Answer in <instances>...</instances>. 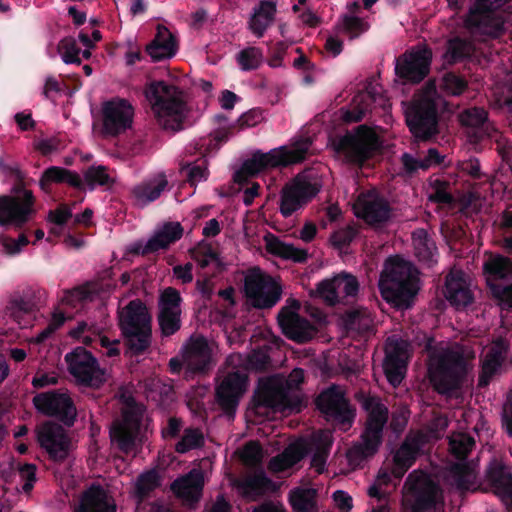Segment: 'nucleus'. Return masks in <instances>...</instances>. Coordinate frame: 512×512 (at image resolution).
<instances>
[{"label": "nucleus", "mask_w": 512, "mask_h": 512, "mask_svg": "<svg viewBox=\"0 0 512 512\" xmlns=\"http://www.w3.org/2000/svg\"><path fill=\"white\" fill-rule=\"evenodd\" d=\"M311 145L310 137H300L292 143L291 149L282 146L267 153L256 151L251 158L243 162L241 168L235 172L233 179L239 185H244L250 177H254L262 171L300 163L306 159Z\"/></svg>", "instance_id": "obj_6"}, {"label": "nucleus", "mask_w": 512, "mask_h": 512, "mask_svg": "<svg viewBox=\"0 0 512 512\" xmlns=\"http://www.w3.org/2000/svg\"><path fill=\"white\" fill-rule=\"evenodd\" d=\"M145 96L158 125L165 131L179 132L184 129L189 109L184 92L166 81H153L145 88Z\"/></svg>", "instance_id": "obj_5"}, {"label": "nucleus", "mask_w": 512, "mask_h": 512, "mask_svg": "<svg viewBox=\"0 0 512 512\" xmlns=\"http://www.w3.org/2000/svg\"><path fill=\"white\" fill-rule=\"evenodd\" d=\"M183 235V227L179 222H168L157 231L143 246L141 255L145 256L166 249L178 241Z\"/></svg>", "instance_id": "obj_37"}, {"label": "nucleus", "mask_w": 512, "mask_h": 512, "mask_svg": "<svg viewBox=\"0 0 512 512\" xmlns=\"http://www.w3.org/2000/svg\"><path fill=\"white\" fill-rule=\"evenodd\" d=\"M119 326L122 334L151 328L144 304L139 300L131 301L119 315Z\"/></svg>", "instance_id": "obj_34"}, {"label": "nucleus", "mask_w": 512, "mask_h": 512, "mask_svg": "<svg viewBox=\"0 0 512 512\" xmlns=\"http://www.w3.org/2000/svg\"><path fill=\"white\" fill-rule=\"evenodd\" d=\"M459 119L463 126L478 130L475 136L477 139H480L482 137L483 128L488 120V113L484 108L473 107L461 112Z\"/></svg>", "instance_id": "obj_47"}, {"label": "nucleus", "mask_w": 512, "mask_h": 512, "mask_svg": "<svg viewBox=\"0 0 512 512\" xmlns=\"http://www.w3.org/2000/svg\"><path fill=\"white\" fill-rule=\"evenodd\" d=\"M357 235L354 227L347 226L333 232L330 236V242L335 249L342 250L348 247Z\"/></svg>", "instance_id": "obj_64"}, {"label": "nucleus", "mask_w": 512, "mask_h": 512, "mask_svg": "<svg viewBox=\"0 0 512 512\" xmlns=\"http://www.w3.org/2000/svg\"><path fill=\"white\" fill-rule=\"evenodd\" d=\"M412 240L415 256L420 262H423L428 265H430L433 262H436V243L425 229L418 228L415 231H413Z\"/></svg>", "instance_id": "obj_43"}, {"label": "nucleus", "mask_w": 512, "mask_h": 512, "mask_svg": "<svg viewBox=\"0 0 512 512\" xmlns=\"http://www.w3.org/2000/svg\"><path fill=\"white\" fill-rule=\"evenodd\" d=\"M440 87L447 95L460 96L467 90L468 82L462 75L447 72L442 77Z\"/></svg>", "instance_id": "obj_53"}, {"label": "nucleus", "mask_w": 512, "mask_h": 512, "mask_svg": "<svg viewBox=\"0 0 512 512\" xmlns=\"http://www.w3.org/2000/svg\"><path fill=\"white\" fill-rule=\"evenodd\" d=\"M64 183L77 189L82 188L83 185L82 179L77 172L59 166L48 167L43 171L39 179V186L45 193L51 192L52 184Z\"/></svg>", "instance_id": "obj_38"}, {"label": "nucleus", "mask_w": 512, "mask_h": 512, "mask_svg": "<svg viewBox=\"0 0 512 512\" xmlns=\"http://www.w3.org/2000/svg\"><path fill=\"white\" fill-rule=\"evenodd\" d=\"M336 289L338 302L341 297H354L359 291V282L357 278L350 274H339L336 276Z\"/></svg>", "instance_id": "obj_59"}, {"label": "nucleus", "mask_w": 512, "mask_h": 512, "mask_svg": "<svg viewBox=\"0 0 512 512\" xmlns=\"http://www.w3.org/2000/svg\"><path fill=\"white\" fill-rule=\"evenodd\" d=\"M267 249L275 256L296 263H305L308 259V251L306 249L297 248L293 244L283 242L277 237H273L267 243Z\"/></svg>", "instance_id": "obj_45"}, {"label": "nucleus", "mask_w": 512, "mask_h": 512, "mask_svg": "<svg viewBox=\"0 0 512 512\" xmlns=\"http://www.w3.org/2000/svg\"><path fill=\"white\" fill-rule=\"evenodd\" d=\"M405 121L418 142L430 141L440 133L438 106L431 98L413 101L405 110Z\"/></svg>", "instance_id": "obj_10"}, {"label": "nucleus", "mask_w": 512, "mask_h": 512, "mask_svg": "<svg viewBox=\"0 0 512 512\" xmlns=\"http://www.w3.org/2000/svg\"><path fill=\"white\" fill-rule=\"evenodd\" d=\"M392 478V468H380L374 483L367 490L369 508L366 512H390L393 509L389 492L386 490L392 483Z\"/></svg>", "instance_id": "obj_28"}, {"label": "nucleus", "mask_w": 512, "mask_h": 512, "mask_svg": "<svg viewBox=\"0 0 512 512\" xmlns=\"http://www.w3.org/2000/svg\"><path fill=\"white\" fill-rule=\"evenodd\" d=\"M432 50L426 46H417L407 50L396 58L395 74L404 84H418L430 72Z\"/></svg>", "instance_id": "obj_14"}, {"label": "nucleus", "mask_w": 512, "mask_h": 512, "mask_svg": "<svg viewBox=\"0 0 512 512\" xmlns=\"http://www.w3.org/2000/svg\"><path fill=\"white\" fill-rule=\"evenodd\" d=\"M333 445L332 433L328 430H318L312 434L309 439L311 448V467L315 468L318 474H322L325 469Z\"/></svg>", "instance_id": "obj_36"}, {"label": "nucleus", "mask_w": 512, "mask_h": 512, "mask_svg": "<svg viewBox=\"0 0 512 512\" xmlns=\"http://www.w3.org/2000/svg\"><path fill=\"white\" fill-rule=\"evenodd\" d=\"M116 503L109 491L92 483L81 494L79 506L73 512H116Z\"/></svg>", "instance_id": "obj_27"}, {"label": "nucleus", "mask_w": 512, "mask_h": 512, "mask_svg": "<svg viewBox=\"0 0 512 512\" xmlns=\"http://www.w3.org/2000/svg\"><path fill=\"white\" fill-rule=\"evenodd\" d=\"M84 178L91 190H93L96 186L110 187L114 183V180L107 173V168L101 165L90 166L86 170Z\"/></svg>", "instance_id": "obj_57"}, {"label": "nucleus", "mask_w": 512, "mask_h": 512, "mask_svg": "<svg viewBox=\"0 0 512 512\" xmlns=\"http://www.w3.org/2000/svg\"><path fill=\"white\" fill-rule=\"evenodd\" d=\"M204 445L203 433L198 428H187L181 439L175 445V451L185 454L190 450L200 448Z\"/></svg>", "instance_id": "obj_51"}, {"label": "nucleus", "mask_w": 512, "mask_h": 512, "mask_svg": "<svg viewBox=\"0 0 512 512\" xmlns=\"http://www.w3.org/2000/svg\"><path fill=\"white\" fill-rule=\"evenodd\" d=\"M146 53L152 62H159L174 57L178 51L176 36L163 25L157 26V32L153 40L147 44Z\"/></svg>", "instance_id": "obj_32"}, {"label": "nucleus", "mask_w": 512, "mask_h": 512, "mask_svg": "<svg viewBox=\"0 0 512 512\" xmlns=\"http://www.w3.org/2000/svg\"><path fill=\"white\" fill-rule=\"evenodd\" d=\"M276 4L270 0H261L249 20L252 33L261 38L274 20Z\"/></svg>", "instance_id": "obj_40"}, {"label": "nucleus", "mask_w": 512, "mask_h": 512, "mask_svg": "<svg viewBox=\"0 0 512 512\" xmlns=\"http://www.w3.org/2000/svg\"><path fill=\"white\" fill-rule=\"evenodd\" d=\"M204 487L203 474L196 469L178 477L171 484V491L185 506L195 509L200 501Z\"/></svg>", "instance_id": "obj_26"}, {"label": "nucleus", "mask_w": 512, "mask_h": 512, "mask_svg": "<svg viewBox=\"0 0 512 512\" xmlns=\"http://www.w3.org/2000/svg\"><path fill=\"white\" fill-rule=\"evenodd\" d=\"M127 349L133 355L144 353L151 343V328L123 333Z\"/></svg>", "instance_id": "obj_48"}, {"label": "nucleus", "mask_w": 512, "mask_h": 512, "mask_svg": "<svg viewBox=\"0 0 512 512\" xmlns=\"http://www.w3.org/2000/svg\"><path fill=\"white\" fill-rule=\"evenodd\" d=\"M244 293L252 307L271 309L281 299L282 287L259 267L249 269L244 278Z\"/></svg>", "instance_id": "obj_11"}, {"label": "nucleus", "mask_w": 512, "mask_h": 512, "mask_svg": "<svg viewBox=\"0 0 512 512\" xmlns=\"http://www.w3.org/2000/svg\"><path fill=\"white\" fill-rule=\"evenodd\" d=\"M430 185L432 191L428 196L429 201L442 205H452L454 203L455 199L449 191V182L435 179Z\"/></svg>", "instance_id": "obj_56"}, {"label": "nucleus", "mask_w": 512, "mask_h": 512, "mask_svg": "<svg viewBox=\"0 0 512 512\" xmlns=\"http://www.w3.org/2000/svg\"><path fill=\"white\" fill-rule=\"evenodd\" d=\"M421 440L418 437H407L393 456L392 474L399 482L413 466L421 451Z\"/></svg>", "instance_id": "obj_31"}, {"label": "nucleus", "mask_w": 512, "mask_h": 512, "mask_svg": "<svg viewBox=\"0 0 512 512\" xmlns=\"http://www.w3.org/2000/svg\"><path fill=\"white\" fill-rule=\"evenodd\" d=\"M321 190V184L311 181L307 176H296L281 190L280 213L288 218L298 209L310 202Z\"/></svg>", "instance_id": "obj_16"}, {"label": "nucleus", "mask_w": 512, "mask_h": 512, "mask_svg": "<svg viewBox=\"0 0 512 512\" xmlns=\"http://www.w3.org/2000/svg\"><path fill=\"white\" fill-rule=\"evenodd\" d=\"M502 365L503 362L485 356L482 362L481 372L478 377V387L484 388L488 386Z\"/></svg>", "instance_id": "obj_62"}, {"label": "nucleus", "mask_w": 512, "mask_h": 512, "mask_svg": "<svg viewBox=\"0 0 512 512\" xmlns=\"http://www.w3.org/2000/svg\"><path fill=\"white\" fill-rule=\"evenodd\" d=\"M0 171L15 178L10 193L0 195V227L22 229L37 214L36 197L27 188L25 174L19 168L4 164L0 158Z\"/></svg>", "instance_id": "obj_4"}, {"label": "nucleus", "mask_w": 512, "mask_h": 512, "mask_svg": "<svg viewBox=\"0 0 512 512\" xmlns=\"http://www.w3.org/2000/svg\"><path fill=\"white\" fill-rule=\"evenodd\" d=\"M301 406V398L291 393L289 386L276 376L260 379L252 398V409L259 416L269 410L300 411Z\"/></svg>", "instance_id": "obj_7"}, {"label": "nucleus", "mask_w": 512, "mask_h": 512, "mask_svg": "<svg viewBox=\"0 0 512 512\" xmlns=\"http://www.w3.org/2000/svg\"><path fill=\"white\" fill-rule=\"evenodd\" d=\"M40 446L54 462H63L69 455L71 441L65 429L57 423L46 422L37 432Z\"/></svg>", "instance_id": "obj_23"}, {"label": "nucleus", "mask_w": 512, "mask_h": 512, "mask_svg": "<svg viewBox=\"0 0 512 512\" xmlns=\"http://www.w3.org/2000/svg\"><path fill=\"white\" fill-rule=\"evenodd\" d=\"M57 50L65 64H81V49L74 37L68 36L60 40Z\"/></svg>", "instance_id": "obj_52"}, {"label": "nucleus", "mask_w": 512, "mask_h": 512, "mask_svg": "<svg viewBox=\"0 0 512 512\" xmlns=\"http://www.w3.org/2000/svg\"><path fill=\"white\" fill-rule=\"evenodd\" d=\"M271 484V480L264 473H259L247 477L238 484V487L245 498L256 500L265 494Z\"/></svg>", "instance_id": "obj_46"}, {"label": "nucleus", "mask_w": 512, "mask_h": 512, "mask_svg": "<svg viewBox=\"0 0 512 512\" xmlns=\"http://www.w3.org/2000/svg\"><path fill=\"white\" fill-rule=\"evenodd\" d=\"M134 110L126 99L107 101L102 107V134L117 136L131 127Z\"/></svg>", "instance_id": "obj_21"}, {"label": "nucleus", "mask_w": 512, "mask_h": 512, "mask_svg": "<svg viewBox=\"0 0 512 512\" xmlns=\"http://www.w3.org/2000/svg\"><path fill=\"white\" fill-rule=\"evenodd\" d=\"M45 291L26 287L14 292L8 301L6 310L21 327H27L44 302Z\"/></svg>", "instance_id": "obj_17"}, {"label": "nucleus", "mask_w": 512, "mask_h": 512, "mask_svg": "<svg viewBox=\"0 0 512 512\" xmlns=\"http://www.w3.org/2000/svg\"><path fill=\"white\" fill-rule=\"evenodd\" d=\"M33 404L41 413L54 417L64 425H74L77 410L74 402L66 390L54 389L34 396Z\"/></svg>", "instance_id": "obj_15"}, {"label": "nucleus", "mask_w": 512, "mask_h": 512, "mask_svg": "<svg viewBox=\"0 0 512 512\" xmlns=\"http://www.w3.org/2000/svg\"><path fill=\"white\" fill-rule=\"evenodd\" d=\"M142 419L143 409L133 398H129L121 418L114 420L110 427L111 445L125 455L136 454L143 445Z\"/></svg>", "instance_id": "obj_8"}, {"label": "nucleus", "mask_w": 512, "mask_h": 512, "mask_svg": "<svg viewBox=\"0 0 512 512\" xmlns=\"http://www.w3.org/2000/svg\"><path fill=\"white\" fill-rule=\"evenodd\" d=\"M316 406L327 417L344 426L350 427L354 421L355 410L350 407L344 392L337 385L323 390L316 398Z\"/></svg>", "instance_id": "obj_19"}, {"label": "nucleus", "mask_w": 512, "mask_h": 512, "mask_svg": "<svg viewBox=\"0 0 512 512\" xmlns=\"http://www.w3.org/2000/svg\"><path fill=\"white\" fill-rule=\"evenodd\" d=\"M483 272L492 295L501 304L512 309V283L507 286L492 283L493 280L503 279L512 273V260L502 255L491 256L484 262Z\"/></svg>", "instance_id": "obj_20"}, {"label": "nucleus", "mask_w": 512, "mask_h": 512, "mask_svg": "<svg viewBox=\"0 0 512 512\" xmlns=\"http://www.w3.org/2000/svg\"><path fill=\"white\" fill-rule=\"evenodd\" d=\"M263 120L262 110L253 108L243 113L233 124L228 127H222L215 132V139L219 142H225L236 131L254 127Z\"/></svg>", "instance_id": "obj_42"}, {"label": "nucleus", "mask_w": 512, "mask_h": 512, "mask_svg": "<svg viewBox=\"0 0 512 512\" xmlns=\"http://www.w3.org/2000/svg\"><path fill=\"white\" fill-rule=\"evenodd\" d=\"M182 297L174 287L165 288L159 296L158 313H181Z\"/></svg>", "instance_id": "obj_50"}, {"label": "nucleus", "mask_w": 512, "mask_h": 512, "mask_svg": "<svg viewBox=\"0 0 512 512\" xmlns=\"http://www.w3.org/2000/svg\"><path fill=\"white\" fill-rule=\"evenodd\" d=\"M455 464L452 467V473L455 479L456 486L461 491H474V478L475 475L471 467L467 464Z\"/></svg>", "instance_id": "obj_54"}, {"label": "nucleus", "mask_w": 512, "mask_h": 512, "mask_svg": "<svg viewBox=\"0 0 512 512\" xmlns=\"http://www.w3.org/2000/svg\"><path fill=\"white\" fill-rule=\"evenodd\" d=\"M378 138L366 125L358 126L353 132H347L335 143V150L344 154L353 164H363L376 150Z\"/></svg>", "instance_id": "obj_12"}, {"label": "nucleus", "mask_w": 512, "mask_h": 512, "mask_svg": "<svg viewBox=\"0 0 512 512\" xmlns=\"http://www.w3.org/2000/svg\"><path fill=\"white\" fill-rule=\"evenodd\" d=\"M485 479L508 510L512 509V472L509 466L498 459L489 462Z\"/></svg>", "instance_id": "obj_24"}, {"label": "nucleus", "mask_w": 512, "mask_h": 512, "mask_svg": "<svg viewBox=\"0 0 512 512\" xmlns=\"http://www.w3.org/2000/svg\"><path fill=\"white\" fill-rule=\"evenodd\" d=\"M246 377L233 372L228 374L216 388V401L228 416L235 414L240 397L245 391Z\"/></svg>", "instance_id": "obj_25"}, {"label": "nucleus", "mask_w": 512, "mask_h": 512, "mask_svg": "<svg viewBox=\"0 0 512 512\" xmlns=\"http://www.w3.org/2000/svg\"><path fill=\"white\" fill-rule=\"evenodd\" d=\"M354 213L368 225L378 227L389 221L392 208L384 196L370 190L358 196L354 204Z\"/></svg>", "instance_id": "obj_18"}, {"label": "nucleus", "mask_w": 512, "mask_h": 512, "mask_svg": "<svg viewBox=\"0 0 512 512\" xmlns=\"http://www.w3.org/2000/svg\"><path fill=\"white\" fill-rule=\"evenodd\" d=\"M450 451L459 461L465 460L475 446V440L467 434H458L450 442Z\"/></svg>", "instance_id": "obj_55"}, {"label": "nucleus", "mask_w": 512, "mask_h": 512, "mask_svg": "<svg viewBox=\"0 0 512 512\" xmlns=\"http://www.w3.org/2000/svg\"><path fill=\"white\" fill-rule=\"evenodd\" d=\"M415 267L395 256L384 262L378 287L383 299L397 309L410 308L419 291Z\"/></svg>", "instance_id": "obj_2"}, {"label": "nucleus", "mask_w": 512, "mask_h": 512, "mask_svg": "<svg viewBox=\"0 0 512 512\" xmlns=\"http://www.w3.org/2000/svg\"><path fill=\"white\" fill-rule=\"evenodd\" d=\"M310 453L309 439H300L290 444L281 454L273 457L269 467L276 472L285 471L299 463Z\"/></svg>", "instance_id": "obj_35"}, {"label": "nucleus", "mask_w": 512, "mask_h": 512, "mask_svg": "<svg viewBox=\"0 0 512 512\" xmlns=\"http://www.w3.org/2000/svg\"><path fill=\"white\" fill-rule=\"evenodd\" d=\"M404 502L411 506L410 512H425L440 509L444 504L441 486L421 469L412 471L406 478Z\"/></svg>", "instance_id": "obj_9"}, {"label": "nucleus", "mask_w": 512, "mask_h": 512, "mask_svg": "<svg viewBox=\"0 0 512 512\" xmlns=\"http://www.w3.org/2000/svg\"><path fill=\"white\" fill-rule=\"evenodd\" d=\"M262 61V52L259 48L248 47L237 54V62L244 71L257 69Z\"/></svg>", "instance_id": "obj_58"}, {"label": "nucleus", "mask_w": 512, "mask_h": 512, "mask_svg": "<svg viewBox=\"0 0 512 512\" xmlns=\"http://www.w3.org/2000/svg\"><path fill=\"white\" fill-rule=\"evenodd\" d=\"M474 53V44L471 40L454 36L446 41L443 61L448 65H455L470 59Z\"/></svg>", "instance_id": "obj_39"}, {"label": "nucleus", "mask_w": 512, "mask_h": 512, "mask_svg": "<svg viewBox=\"0 0 512 512\" xmlns=\"http://www.w3.org/2000/svg\"><path fill=\"white\" fill-rule=\"evenodd\" d=\"M407 343L401 339L388 338L385 345L383 371L387 381L397 387L403 381L408 365Z\"/></svg>", "instance_id": "obj_22"}, {"label": "nucleus", "mask_w": 512, "mask_h": 512, "mask_svg": "<svg viewBox=\"0 0 512 512\" xmlns=\"http://www.w3.org/2000/svg\"><path fill=\"white\" fill-rule=\"evenodd\" d=\"M362 407L367 412L363 431L346 452L347 461L354 469L363 468L378 453L389 418L387 406L377 397L365 398Z\"/></svg>", "instance_id": "obj_3"}, {"label": "nucleus", "mask_w": 512, "mask_h": 512, "mask_svg": "<svg viewBox=\"0 0 512 512\" xmlns=\"http://www.w3.org/2000/svg\"><path fill=\"white\" fill-rule=\"evenodd\" d=\"M168 180L164 173L146 179L131 189V196L137 207L143 208L156 201L168 187Z\"/></svg>", "instance_id": "obj_33"}, {"label": "nucleus", "mask_w": 512, "mask_h": 512, "mask_svg": "<svg viewBox=\"0 0 512 512\" xmlns=\"http://www.w3.org/2000/svg\"><path fill=\"white\" fill-rule=\"evenodd\" d=\"M317 490L296 487L289 492V503L293 512H314L317 509Z\"/></svg>", "instance_id": "obj_44"}, {"label": "nucleus", "mask_w": 512, "mask_h": 512, "mask_svg": "<svg viewBox=\"0 0 512 512\" xmlns=\"http://www.w3.org/2000/svg\"><path fill=\"white\" fill-rule=\"evenodd\" d=\"M191 258L197 264L205 269L212 262H220L219 254L214 250L212 244L206 240H201L193 248L189 250Z\"/></svg>", "instance_id": "obj_49"}, {"label": "nucleus", "mask_w": 512, "mask_h": 512, "mask_svg": "<svg viewBox=\"0 0 512 512\" xmlns=\"http://www.w3.org/2000/svg\"><path fill=\"white\" fill-rule=\"evenodd\" d=\"M375 101H376V99H375L374 95L370 92L361 96L360 103L345 113V115H344L345 121H347V122L361 121L364 118L366 112L368 111L371 102H375Z\"/></svg>", "instance_id": "obj_63"}, {"label": "nucleus", "mask_w": 512, "mask_h": 512, "mask_svg": "<svg viewBox=\"0 0 512 512\" xmlns=\"http://www.w3.org/2000/svg\"><path fill=\"white\" fill-rule=\"evenodd\" d=\"M181 313H158L157 320L164 337L174 335L181 328Z\"/></svg>", "instance_id": "obj_61"}, {"label": "nucleus", "mask_w": 512, "mask_h": 512, "mask_svg": "<svg viewBox=\"0 0 512 512\" xmlns=\"http://www.w3.org/2000/svg\"><path fill=\"white\" fill-rule=\"evenodd\" d=\"M443 293L450 305L457 310L466 308L474 301V295L462 271L447 275Z\"/></svg>", "instance_id": "obj_30"}, {"label": "nucleus", "mask_w": 512, "mask_h": 512, "mask_svg": "<svg viewBox=\"0 0 512 512\" xmlns=\"http://www.w3.org/2000/svg\"><path fill=\"white\" fill-rule=\"evenodd\" d=\"M424 350L428 353V375L434 390L450 396L460 390L468 375L469 364L462 351L438 349L433 337H428Z\"/></svg>", "instance_id": "obj_1"}, {"label": "nucleus", "mask_w": 512, "mask_h": 512, "mask_svg": "<svg viewBox=\"0 0 512 512\" xmlns=\"http://www.w3.org/2000/svg\"><path fill=\"white\" fill-rule=\"evenodd\" d=\"M69 373L79 385L99 388L104 382V372L97 359L84 347L78 346L65 355Z\"/></svg>", "instance_id": "obj_13"}, {"label": "nucleus", "mask_w": 512, "mask_h": 512, "mask_svg": "<svg viewBox=\"0 0 512 512\" xmlns=\"http://www.w3.org/2000/svg\"><path fill=\"white\" fill-rule=\"evenodd\" d=\"M187 372H204L211 361V349L204 336H192L183 349Z\"/></svg>", "instance_id": "obj_29"}, {"label": "nucleus", "mask_w": 512, "mask_h": 512, "mask_svg": "<svg viewBox=\"0 0 512 512\" xmlns=\"http://www.w3.org/2000/svg\"><path fill=\"white\" fill-rule=\"evenodd\" d=\"M283 334L299 344L309 342L316 334L315 326L306 318L298 316L279 325Z\"/></svg>", "instance_id": "obj_41"}, {"label": "nucleus", "mask_w": 512, "mask_h": 512, "mask_svg": "<svg viewBox=\"0 0 512 512\" xmlns=\"http://www.w3.org/2000/svg\"><path fill=\"white\" fill-rule=\"evenodd\" d=\"M159 485V476L155 470L142 473L136 481L135 489L140 498L146 497Z\"/></svg>", "instance_id": "obj_60"}]
</instances>
